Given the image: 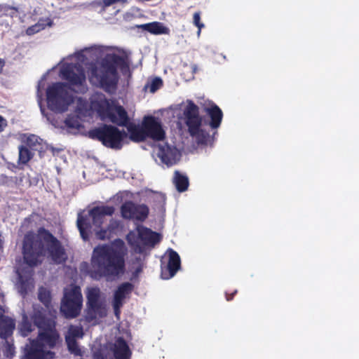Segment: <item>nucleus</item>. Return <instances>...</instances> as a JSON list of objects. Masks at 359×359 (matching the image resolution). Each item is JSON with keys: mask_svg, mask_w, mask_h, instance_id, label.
<instances>
[{"mask_svg": "<svg viewBox=\"0 0 359 359\" xmlns=\"http://www.w3.org/2000/svg\"><path fill=\"white\" fill-rule=\"evenodd\" d=\"M103 107L99 109V114L102 120L108 119L118 126H126L128 133L120 130L116 127L103 125L101 127L89 131V137L97 140L107 147L120 149L123 140L129 135L131 140L135 142L144 141L147 137L154 140H162L165 137L161 123L158 118L154 116L144 118L142 126L130 123L128 114L121 106H111L109 102L104 99Z\"/></svg>", "mask_w": 359, "mask_h": 359, "instance_id": "f257e3e1", "label": "nucleus"}, {"mask_svg": "<svg viewBox=\"0 0 359 359\" xmlns=\"http://www.w3.org/2000/svg\"><path fill=\"white\" fill-rule=\"evenodd\" d=\"M38 297L45 306L46 309L40 306H33L32 319L34 325L29 320L25 313L22 314V319L18 325V332L22 337H27L35 327L39 329V336L36 339H29V344L25 348L23 359H51L54 353L48 350L54 347L59 339V334L55 330L54 317L48 311V304L50 302V292L45 287L39 289Z\"/></svg>", "mask_w": 359, "mask_h": 359, "instance_id": "f03ea898", "label": "nucleus"}, {"mask_svg": "<svg viewBox=\"0 0 359 359\" xmlns=\"http://www.w3.org/2000/svg\"><path fill=\"white\" fill-rule=\"evenodd\" d=\"M100 56V50L97 47L86 48L69 56L75 62H66L60 69L62 77L68 81V84L55 83L47 89V104L50 110L59 113L66 111L74 101L72 91L79 93L86 91V75L82 65Z\"/></svg>", "mask_w": 359, "mask_h": 359, "instance_id": "7ed1b4c3", "label": "nucleus"}, {"mask_svg": "<svg viewBox=\"0 0 359 359\" xmlns=\"http://www.w3.org/2000/svg\"><path fill=\"white\" fill-rule=\"evenodd\" d=\"M22 255L25 262L30 267L41 264L47 255L57 264L67 259L60 241L43 228L39 229L37 233L28 232L25 235Z\"/></svg>", "mask_w": 359, "mask_h": 359, "instance_id": "20e7f679", "label": "nucleus"}, {"mask_svg": "<svg viewBox=\"0 0 359 359\" xmlns=\"http://www.w3.org/2000/svg\"><path fill=\"white\" fill-rule=\"evenodd\" d=\"M126 255L125 243L120 239L110 244L99 245L93 251L91 277L113 280L123 273Z\"/></svg>", "mask_w": 359, "mask_h": 359, "instance_id": "39448f33", "label": "nucleus"}, {"mask_svg": "<svg viewBox=\"0 0 359 359\" xmlns=\"http://www.w3.org/2000/svg\"><path fill=\"white\" fill-rule=\"evenodd\" d=\"M203 111L210 117L208 123L200 115L199 107L191 100H188L187 105L184 109L185 123L188 128L189 135L195 138L198 145H213L215 142V131L212 136L209 132L202 128L203 125H209L213 130H217L221 125L223 118L222 109L214 102H211L203 108Z\"/></svg>", "mask_w": 359, "mask_h": 359, "instance_id": "423d86ee", "label": "nucleus"}, {"mask_svg": "<svg viewBox=\"0 0 359 359\" xmlns=\"http://www.w3.org/2000/svg\"><path fill=\"white\" fill-rule=\"evenodd\" d=\"M129 55L123 50H117L106 55L101 63L92 67L89 76L90 81L95 86L109 90L117 82V69L123 74L129 72Z\"/></svg>", "mask_w": 359, "mask_h": 359, "instance_id": "0eeeda50", "label": "nucleus"}, {"mask_svg": "<svg viewBox=\"0 0 359 359\" xmlns=\"http://www.w3.org/2000/svg\"><path fill=\"white\" fill-rule=\"evenodd\" d=\"M114 212L111 206H97L89 211V216L92 218L93 224L87 222L81 214H79L77 219V226L80 231L81 238L88 241L89 233H95V230H100L101 225L105 220L107 216H111Z\"/></svg>", "mask_w": 359, "mask_h": 359, "instance_id": "6e6552de", "label": "nucleus"}, {"mask_svg": "<svg viewBox=\"0 0 359 359\" xmlns=\"http://www.w3.org/2000/svg\"><path fill=\"white\" fill-rule=\"evenodd\" d=\"M130 351L126 341L117 339L114 343H108L93 351L94 359H130Z\"/></svg>", "mask_w": 359, "mask_h": 359, "instance_id": "1a4fd4ad", "label": "nucleus"}, {"mask_svg": "<svg viewBox=\"0 0 359 359\" xmlns=\"http://www.w3.org/2000/svg\"><path fill=\"white\" fill-rule=\"evenodd\" d=\"M82 295L79 287H73L65 290L61 304V312L66 318L76 317L81 309Z\"/></svg>", "mask_w": 359, "mask_h": 359, "instance_id": "9d476101", "label": "nucleus"}, {"mask_svg": "<svg viewBox=\"0 0 359 359\" xmlns=\"http://www.w3.org/2000/svg\"><path fill=\"white\" fill-rule=\"evenodd\" d=\"M100 289L93 287L88 291V311L86 319L88 321H92L97 318H100L107 315L106 305L104 301L100 299Z\"/></svg>", "mask_w": 359, "mask_h": 359, "instance_id": "9b49d317", "label": "nucleus"}, {"mask_svg": "<svg viewBox=\"0 0 359 359\" xmlns=\"http://www.w3.org/2000/svg\"><path fill=\"white\" fill-rule=\"evenodd\" d=\"M161 273L163 279L173 277L180 269V257L174 250L169 249L161 259Z\"/></svg>", "mask_w": 359, "mask_h": 359, "instance_id": "f8f14e48", "label": "nucleus"}, {"mask_svg": "<svg viewBox=\"0 0 359 359\" xmlns=\"http://www.w3.org/2000/svg\"><path fill=\"white\" fill-rule=\"evenodd\" d=\"M148 212L146 205H137L131 202L126 203L121 207L122 216L126 219L142 221L147 217Z\"/></svg>", "mask_w": 359, "mask_h": 359, "instance_id": "ddd939ff", "label": "nucleus"}, {"mask_svg": "<svg viewBox=\"0 0 359 359\" xmlns=\"http://www.w3.org/2000/svg\"><path fill=\"white\" fill-rule=\"evenodd\" d=\"M156 155L163 163L170 167L177 163L178 150L176 147H171L167 144H158L156 149Z\"/></svg>", "mask_w": 359, "mask_h": 359, "instance_id": "4468645a", "label": "nucleus"}, {"mask_svg": "<svg viewBox=\"0 0 359 359\" xmlns=\"http://www.w3.org/2000/svg\"><path fill=\"white\" fill-rule=\"evenodd\" d=\"M83 335V329L80 326L70 325L67 334L65 335V341L68 348L71 353L75 355H81V350L76 341V338H82Z\"/></svg>", "mask_w": 359, "mask_h": 359, "instance_id": "2eb2a0df", "label": "nucleus"}, {"mask_svg": "<svg viewBox=\"0 0 359 359\" xmlns=\"http://www.w3.org/2000/svg\"><path fill=\"white\" fill-rule=\"evenodd\" d=\"M133 286L130 283H124L121 284L114 293L113 306L116 316L119 313L120 308L122 306L123 300L126 296L131 292Z\"/></svg>", "mask_w": 359, "mask_h": 359, "instance_id": "dca6fc26", "label": "nucleus"}, {"mask_svg": "<svg viewBox=\"0 0 359 359\" xmlns=\"http://www.w3.org/2000/svg\"><path fill=\"white\" fill-rule=\"evenodd\" d=\"M137 234L140 238L142 250L146 245H154L160 241V235L142 226H137Z\"/></svg>", "mask_w": 359, "mask_h": 359, "instance_id": "f3484780", "label": "nucleus"}, {"mask_svg": "<svg viewBox=\"0 0 359 359\" xmlns=\"http://www.w3.org/2000/svg\"><path fill=\"white\" fill-rule=\"evenodd\" d=\"M4 313V310L0 306V337L6 339L12 334L15 323L13 319L6 316Z\"/></svg>", "mask_w": 359, "mask_h": 359, "instance_id": "a211bd4d", "label": "nucleus"}, {"mask_svg": "<svg viewBox=\"0 0 359 359\" xmlns=\"http://www.w3.org/2000/svg\"><path fill=\"white\" fill-rule=\"evenodd\" d=\"M32 272V270L29 269L28 272L24 275L22 271H18L19 278L18 287L20 294L23 296L34 287Z\"/></svg>", "mask_w": 359, "mask_h": 359, "instance_id": "6ab92c4d", "label": "nucleus"}, {"mask_svg": "<svg viewBox=\"0 0 359 359\" xmlns=\"http://www.w3.org/2000/svg\"><path fill=\"white\" fill-rule=\"evenodd\" d=\"M119 226V222L111 219L107 229H100V230H94L96 238L100 240L109 238L111 234L114 233Z\"/></svg>", "mask_w": 359, "mask_h": 359, "instance_id": "aec40b11", "label": "nucleus"}, {"mask_svg": "<svg viewBox=\"0 0 359 359\" xmlns=\"http://www.w3.org/2000/svg\"><path fill=\"white\" fill-rule=\"evenodd\" d=\"M197 71V66L194 63H184L181 67V77L185 81H189L194 79V74Z\"/></svg>", "mask_w": 359, "mask_h": 359, "instance_id": "412c9836", "label": "nucleus"}, {"mask_svg": "<svg viewBox=\"0 0 359 359\" xmlns=\"http://www.w3.org/2000/svg\"><path fill=\"white\" fill-rule=\"evenodd\" d=\"M138 27L154 34H163L165 33L166 31V28L163 25V24L158 22L142 24L139 25Z\"/></svg>", "mask_w": 359, "mask_h": 359, "instance_id": "4be33fe9", "label": "nucleus"}, {"mask_svg": "<svg viewBox=\"0 0 359 359\" xmlns=\"http://www.w3.org/2000/svg\"><path fill=\"white\" fill-rule=\"evenodd\" d=\"M127 240L136 252L140 253L142 252V246L140 238L137 234V229L135 231H131L128 234Z\"/></svg>", "mask_w": 359, "mask_h": 359, "instance_id": "5701e85b", "label": "nucleus"}, {"mask_svg": "<svg viewBox=\"0 0 359 359\" xmlns=\"http://www.w3.org/2000/svg\"><path fill=\"white\" fill-rule=\"evenodd\" d=\"M42 140L35 135H29L26 140V146L34 151H40L42 149L41 147Z\"/></svg>", "mask_w": 359, "mask_h": 359, "instance_id": "b1692460", "label": "nucleus"}, {"mask_svg": "<svg viewBox=\"0 0 359 359\" xmlns=\"http://www.w3.org/2000/svg\"><path fill=\"white\" fill-rule=\"evenodd\" d=\"M65 124L69 129L79 130L81 127V118L77 114H70L65 119Z\"/></svg>", "mask_w": 359, "mask_h": 359, "instance_id": "393cba45", "label": "nucleus"}, {"mask_svg": "<svg viewBox=\"0 0 359 359\" xmlns=\"http://www.w3.org/2000/svg\"><path fill=\"white\" fill-rule=\"evenodd\" d=\"M163 85V81L159 77H155L147 83L144 86V89H149L150 93H155L157 90L161 88Z\"/></svg>", "mask_w": 359, "mask_h": 359, "instance_id": "a878e982", "label": "nucleus"}, {"mask_svg": "<svg viewBox=\"0 0 359 359\" xmlns=\"http://www.w3.org/2000/svg\"><path fill=\"white\" fill-rule=\"evenodd\" d=\"M33 156V154L29 151V148L25 146L19 147V161L20 163L25 164Z\"/></svg>", "mask_w": 359, "mask_h": 359, "instance_id": "bb28decb", "label": "nucleus"}, {"mask_svg": "<svg viewBox=\"0 0 359 359\" xmlns=\"http://www.w3.org/2000/svg\"><path fill=\"white\" fill-rule=\"evenodd\" d=\"M17 12H18V8L15 6L6 4H0V13L2 15L13 17Z\"/></svg>", "mask_w": 359, "mask_h": 359, "instance_id": "cd10ccee", "label": "nucleus"}, {"mask_svg": "<svg viewBox=\"0 0 359 359\" xmlns=\"http://www.w3.org/2000/svg\"><path fill=\"white\" fill-rule=\"evenodd\" d=\"M46 27V25L42 23L41 21H39L38 23H36V25H33V26H31L29 27L27 29V34L28 35H32L35 33H37L39 32V31L43 29Z\"/></svg>", "mask_w": 359, "mask_h": 359, "instance_id": "c85d7f7f", "label": "nucleus"}, {"mask_svg": "<svg viewBox=\"0 0 359 359\" xmlns=\"http://www.w3.org/2000/svg\"><path fill=\"white\" fill-rule=\"evenodd\" d=\"M193 20L194 25L198 27V35H200L201 29L204 27V25L201 22V15L199 12L194 13Z\"/></svg>", "mask_w": 359, "mask_h": 359, "instance_id": "c756f323", "label": "nucleus"}, {"mask_svg": "<svg viewBox=\"0 0 359 359\" xmlns=\"http://www.w3.org/2000/svg\"><path fill=\"white\" fill-rule=\"evenodd\" d=\"M189 185V179L187 175L181 174V193L187 191Z\"/></svg>", "mask_w": 359, "mask_h": 359, "instance_id": "7c9ffc66", "label": "nucleus"}, {"mask_svg": "<svg viewBox=\"0 0 359 359\" xmlns=\"http://www.w3.org/2000/svg\"><path fill=\"white\" fill-rule=\"evenodd\" d=\"M169 114H172L173 117L176 118V120L175 121L176 122V125L177 128H180V111L178 109H170L168 111Z\"/></svg>", "mask_w": 359, "mask_h": 359, "instance_id": "2f4dec72", "label": "nucleus"}, {"mask_svg": "<svg viewBox=\"0 0 359 359\" xmlns=\"http://www.w3.org/2000/svg\"><path fill=\"white\" fill-rule=\"evenodd\" d=\"M173 182L177 191L180 192V172L178 170H175V172Z\"/></svg>", "mask_w": 359, "mask_h": 359, "instance_id": "473e14b6", "label": "nucleus"}, {"mask_svg": "<svg viewBox=\"0 0 359 359\" xmlns=\"http://www.w3.org/2000/svg\"><path fill=\"white\" fill-rule=\"evenodd\" d=\"M237 292H238L237 290H234L231 293L226 292L225 297H226V301H228V302L231 301L233 299L234 296L237 294Z\"/></svg>", "mask_w": 359, "mask_h": 359, "instance_id": "72a5a7b5", "label": "nucleus"}, {"mask_svg": "<svg viewBox=\"0 0 359 359\" xmlns=\"http://www.w3.org/2000/svg\"><path fill=\"white\" fill-rule=\"evenodd\" d=\"M7 126L6 120L1 116H0V133L4 131V128Z\"/></svg>", "mask_w": 359, "mask_h": 359, "instance_id": "f704fd0d", "label": "nucleus"}, {"mask_svg": "<svg viewBox=\"0 0 359 359\" xmlns=\"http://www.w3.org/2000/svg\"><path fill=\"white\" fill-rule=\"evenodd\" d=\"M116 3V0H102V2L100 3V5H103V7H108Z\"/></svg>", "mask_w": 359, "mask_h": 359, "instance_id": "c9c22d12", "label": "nucleus"}, {"mask_svg": "<svg viewBox=\"0 0 359 359\" xmlns=\"http://www.w3.org/2000/svg\"><path fill=\"white\" fill-rule=\"evenodd\" d=\"M4 65V62L1 59H0V72H1L3 67Z\"/></svg>", "mask_w": 359, "mask_h": 359, "instance_id": "e433bc0d", "label": "nucleus"}, {"mask_svg": "<svg viewBox=\"0 0 359 359\" xmlns=\"http://www.w3.org/2000/svg\"><path fill=\"white\" fill-rule=\"evenodd\" d=\"M119 1H121L123 3H127L128 0H116V3L119 2Z\"/></svg>", "mask_w": 359, "mask_h": 359, "instance_id": "4c0bfd02", "label": "nucleus"}, {"mask_svg": "<svg viewBox=\"0 0 359 359\" xmlns=\"http://www.w3.org/2000/svg\"><path fill=\"white\" fill-rule=\"evenodd\" d=\"M41 111L42 114L44 113V109L41 107Z\"/></svg>", "mask_w": 359, "mask_h": 359, "instance_id": "58836bf2", "label": "nucleus"}, {"mask_svg": "<svg viewBox=\"0 0 359 359\" xmlns=\"http://www.w3.org/2000/svg\"><path fill=\"white\" fill-rule=\"evenodd\" d=\"M48 26H50V25H51V23H50V22H48Z\"/></svg>", "mask_w": 359, "mask_h": 359, "instance_id": "ea45409f", "label": "nucleus"}]
</instances>
